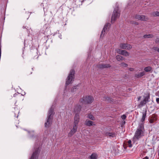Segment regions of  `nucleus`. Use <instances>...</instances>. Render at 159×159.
Returning <instances> with one entry per match:
<instances>
[{
  "mask_svg": "<svg viewBox=\"0 0 159 159\" xmlns=\"http://www.w3.org/2000/svg\"><path fill=\"white\" fill-rule=\"evenodd\" d=\"M150 94L149 93H147L143 96V99L141 101L139 106L140 107H142L145 105L147 103L150 101Z\"/></svg>",
  "mask_w": 159,
  "mask_h": 159,
  "instance_id": "nucleus-5",
  "label": "nucleus"
},
{
  "mask_svg": "<svg viewBox=\"0 0 159 159\" xmlns=\"http://www.w3.org/2000/svg\"><path fill=\"white\" fill-rule=\"evenodd\" d=\"M153 37V35L152 34H148V35H144L143 36V38H152Z\"/></svg>",
  "mask_w": 159,
  "mask_h": 159,
  "instance_id": "nucleus-26",
  "label": "nucleus"
},
{
  "mask_svg": "<svg viewBox=\"0 0 159 159\" xmlns=\"http://www.w3.org/2000/svg\"><path fill=\"white\" fill-rule=\"evenodd\" d=\"M110 25V24L109 23H107L104 25V27L102 31L101 34L100 35V37H102V35H104V32L105 31V30H107L108 26Z\"/></svg>",
  "mask_w": 159,
  "mask_h": 159,
  "instance_id": "nucleus-14",
  "label": "nucleus"
},
{
  "mask_svg": "<svg viewBox=\"0 0 159 159\" xmlns=\"http://www.w3.org/2000/svg\"><path fill=\"white\" fill-rule=\"evenodd\" d=\"M147 111L146 110L143 113L142 117L141 119V121L143 122L145 120V119L146 116Z\"/></svg>",
  "mask_w": 159,
  "mask_h": 159,
  "instance_id": "nucleus-21",
  "label": "nucleus"
},
{
  "mask_svg": "<svg viewBox=\"0 0 159 159\" xmlns=\"http://www.w3.org/2000/svg\"><path fill=\"white\" fill-rule=\"evenodd\" d=\"M78 87V85H77L76 86H75L73 87L71 89V91L72 92H73L76 90L77 89V87Z\"/></svg>",
  "mask_w": 159,
  "mask_h": 159,
  "instance_id": "nucleus-27",
  "label": "nucleus"
},
{
  "mask_svg": "<svg viewBox=\"0 0 159 159\" xmlns=\"http://www.w3.org/2000/svg\"><path fill=\"white\" fill-rule=\"evenodd\" d=\"M157 41L159 43V38H157Z\"/></svg>",
  "mask_w": 159,
  "mask_h": 159,
  "instance_id": "nucleus-39",
  "label": "nucleus"
},
{
  "mask_svg": "<svg viewBox=\"0 0 159 159\" xmlns=\"http://www.w3.org/2000/svg\"><path fill=\"white\" fill-rule=\"evenodd\" d=\"M120 47L122 49L130 50L131 49L132 47L130 44L128 43H121L120 45Z\"/></svg>",
  "mask_w": 159,
  "mask_h": 159,
  "instance_id": "nucleus-8",
  "label": "nucleus"
},
{
  "mask_svg": "<svg viewBox=\"0 0 159 159\" xmlns=\"http://www.w3.org/2000/svg\"><path fill=\"white\" fill-rule=\"evenodd\" d=\"M144 128L143 123L140 124L138 126L135 133L134 138L137 139H139L144 136Z\"/></svg>",
  "mask_w": 159,
  "mask_h": 159,
  "instance_id": "nucleus-1",
  "label": "nucleus"
},
{
  "mask_svg": "<svg viewBox=\"0 0 159 159\" xmlns=\"http://www.w3.org/2000/svg\"><path fill=\"white\" fill-rule=\"evenodd\" d=\"M61 36V35H60V36H59V37L60 38Z\"/></svg>",
  "mask_w": 159,
  "mask_h": 159,
  "instance_id": "nucleus-46",
  "label": "nucleus"
},
{
  "mask_svg": "<svg viewBox=\"0 0 159 159\" xmlns=\"http://www.w3.org/2000/svg\"><path fill=\"white\" fill-rule=\"evenodd\" d=\"M75 71L74 70L72 69L70 71V73L67 77L66 80V84L68 85L71 84L74 81L75 77Z\"/></svg>",
  "mask_w": 159,
  "mask_h": 159,
  "instance_id": "nucleus-3",
  "label": "nucleus"
},
{
  "mask_svg": "<svg viewBox=\"0 0 159 159\" xmlns=\"http://www.w3.org/2000/svg\"><path fill=\"white\" fill-rule=\"evenodd\" d=\"M54 114L53 108H52V107L48 111L47 122L45 123V127H48L49 125L52 123Z\"/></svg>",
  "mask_w": 159,
  "mask_h": 159,
  "instance_id": "nucleus-2",
  "label": "nucleus"
},
{
  "mask_svg": "<svg viewBox=\"0 0 159 159\" xmlns=\"http://www.w3.org/2000/svg\"><path fill=\"white\" fill-rule=\"evenodd\" d=\"M81 106L80 105H77L76 106L75 108L74 111L75 112H77L76 113H78L80 112L81 110Z\"/></svg>",
  "mask_w": 159,
  "mask_h": 159,
  "instance_id": "nucleus-17",
  "label": "nucleus"
},
{
  "mask_svg": "<svg viewBox=\"0 0 159 159\" xmlns=\"http://www.w3.org/2000/svg\"><path fill=\"white\" fill-rule=\"evenodd\" d=\"M16 94H14V97H15V96H16Z\"/></svg>",
  "mask_w": 159,
  "mask_h": 159,
  "instance_id": "nucleus-42",
  "label": "nucleus"
},
{
  "mask_svg": "<svg viewBox=\"0 0 159 159\" xmlns=\"http://www.w3.org/2000/svg\"><path fill=\"white\" fill-rule=\"evenodd\" d=\"M103 100H104L107 101L108 102H109L110 103H111L113 102L112 101V99L111 98L109 97H104L103 98Z\"/></svg>",
  "mask_w": 159,
  "mask_h": 159,
  "instance_id": "nucleus-20",
  "label": "nucleus"
},
{
  "mask_svg": "<svg viewBox=\"0 0 159 159\" xmlns=\"http://www.w3.org/2000/svg\"><path fill=\"white\" fill-rule=\"evenodd\" d=\"M121 66L123 67H127L128 66V65L126 63L122 62L121 63Z\"/></svg>",
  "mask_w": 159,
  "mask_h": 159,
  "instance_id": "nucleus-29",
  "label": "nucleus"
},
{
  "mask_svg": "<svg viewBox=\"0 0 159 159\" xmlns=\"http://www.w3.org/2000/svg\"><path fill=\"white\" fill-rule=\"evenodd\" d=\"M118 53L121 55H124L126 56H127L129 55V53L127 52L126 50H122L119 49Z\"/></svg>",
  "mask_w": 159,
  "mask_h": 159,
  "instance_id": "nucleus-13",
  "label": "nucleus"
},
{
  "mask_svg": "<svg viewBox=\"0 0 159 159\" xmlns=\"http://www.w3.org/2000/svg\"><path fill=\"white\" fill-rule=\"evenodd\" d=\"M152 70V68L150 66H148L144 68V70L146 72L150 71Z\"/></svg>",
  "mask_w": 159,
  "mask_h": 159,
  "instance_id": "nucleus-25",
  "label": "nucleus"
},
{
  "mask_svg": "<svg viewBox=\"0 0 159 159\" xmlns=\"http://www.w3.org/2000/svg\"><path fill=\"white\" fill-rule=\"evenodd\" d=\"M77 128V126L73 125V127L69 133L68 134V136L69 137H71L72 135H73L76 131Z\"/></svg>",
  "mask_w": 159,
  "mask_h": 159,
  "instance_id": "nucleus-11",
  "label": "nucleus"
},
{
  "mask_svg": "<svg viewBox=\"0 0 159 159\" xmlns=\"http://www.w3.org/2000/svg\"><path fill=\"white\" fill-rule=\"evenodd\" d=\"M111 67L110 64H99L98 66V67L99 68H109Z\"/></svg>",
  "mask_w": 159,
  "mask_h": 159,
  "instance_id": "nucleus-15",
  "label": "nucleus"
},
{
  "mask_svg": "<svg viewBox=\"0 0 159 159\" xmlns=\"http://www.w3.org/2000/svg\"><path fill=\"white\" fill-rule=\"evenodd\" d=\"M84 1V0H76L75 1V4L77 6H80L82 5V3Z\"/></svg>",
  "mask_w": 159,
  "mask_h": 159,
  "instance_id": "nucleus-19",
  "label": "nucleus"
},
{
  "mask_svg": "<svg viewBox=\"0 0 159 159\" xmlns=\"http://www.w3.org/2000/svg\"><path fill=\"white\" fill-rule=\"evenodd\" d=\"M93 122L92 121L86 120L85 121V125L88 126L95 125V124H93Z\"/></svg>",
  "mask_w": 159,
  "mask_h": 159,
  "instance_id": "nucleus-16",
  "label": "nucleus"
},
{
  "mask_svg": "<svg viewBox=\"0 0 159 159\" xmlns=\"http://www.w3.org/2000/svg\"><path fill=\"white\" fill-rule=\"evenodd\" d=\"M153 49H154V50L157 51L158 52V49H159V48L157 47H154L153 48Z\"/></svg>",
  "mask_w": 159,
  "mask_h": 159,
  "instance_id": "nucleus-30",
  "label": "nucleus"
},
{
  "mask_svg": "<svg viewBox=\"0 0 159 159\" xmlns=\"http://www.w3.org/2000/svg\"><path fill=\"white\" fill-rule=\"evenodd\" d=\"M97 157V154L95 153H92L90 157V159H96Z\"/></svg>",
  "mask_w": 159,
  "mask_h": 159,
  "instance_id": "nucleus-24",
  "label": "nucleus"
},
{
  "mask_svg": "<svg viewBox=\"0 0 159 159\" xmlns=\"http://www.w3.org/2000/svg\"><path fill=\"white\" fill-rule=\"evenodd\" d=\"M143 159H149V158H148V157L146 156L144 158H143Z\"/></svg>",
  "mask_w": 159,
  "mask_h": 159,
  "instance_id": "nucleus-36",
  "label": "nucleus"
},
{
  "mask_svg": "<svg viewBox=\"0 0 159 159\" xmlns=\"http://www.w3.org/2000/svg\"><path fill=\"white\" fill-rule=\"evenodd\" d=\"M126 116L125 115H123L121 116V118L123 120H125L126 118Z\"/></svg>",
  "mask_w": 159,
  "mask_h": 159,
  "instance_id": "nucleus-31",
  "label": "nucleus"
},
{
  "mask_svg": "<svg viewBox=\"0 0 159 159\" xmlns=\"http://www.w3.org/2000/svg\"><path fill=\"white\" fill-rule=\"evenodd\" d=\"M149 122L151 123H153L154 122V119H150L149 120Z\"/></svg>",
  "mask_w": 159,
  "mask_h": 159,
  "instance_id": "nucleus-33",
  "label": "nucleus"
},
{
  "mask_svg": "<svg viewBox=\"0 0 159 159\" xmlns=\"http://www.w3.org/2000/svg\"><path fill=\"white\" fill-rule=\"evenodd\" d=\"M39 152V148H36L35 151L33 152L31 157L30 159H38Z\"/></svg>",
  "mask_w": 159,
  "mask_h": 159,
  "instance_id": "nucleus-7",
  "label": "nucleus"
},
{
  "mask_svg": "<svg viewBox=\"0 0 159 159\" xmlns=\"http://www.w3.org/2000/svg\"><path fill=\"white\" fill-rule=\"evenodd\" d=\"M127 145L129 148H131L132 147V145L131 144V141L130 140H128V142Z\"/></svg>",
  "mask_w": 159,
  "mask_h": 159,
  "instance_id": "nucleus-28",
  "label": "nucleus"
},
{
  "mask_svg": "<svg viewBox=\"0 0 159 159\" xmlns=\"http://www.w3.org/2000/svg\"><path fill=\"white\" fill-rule=\"evenodd\" d=\"M155 15L157 16H159V12L156 11L154 12Z\"/></svg>",
  "mask_w": 159,
  "mask_h": 159,
  "instance_id": "nucleus-32",
  "label": "nucleus"
},
{
  "mask_svg": "<svg viewBox=\"0 0 159 159\" xmlns=\"http://www.w3.org/2000/svg\"><path fill=\"white\" fill-rule=\"evenodd\" d=\"M118 7L116 6L115 7L111 17V22L114 21L120 16V13L118 11Z\"/></svg>",
  "mask_w": 159,
  "mask_h": 159,
  "instance_id": "nucleus-6",
  "label": "nucleus"
},
{
  "mask_svg": "<svg viewBox=\"0 0 159 159\" xmlns=\"http://www.w3.org/2000/svg\"><path fill=\"white\" fill-rule=\"evenodd\" d=\"M23 29H25V27L24 26H23Z\"/></svg>",
  "mask_w": 159,
  "mask_h": 159,
  "instance_id": "nucleus-41",
  "label": "nucleus"
},
{
  "mask_svg": "<svg viewBox=\"0 0 159 159\" xmlns=\"http://www.w3.org/2000/svg\"><path fill=\"white\" fill-rule=\"evenodd\" d=\"M93 98L91 96H86L80 100L79 102L80 103L84 104H90L93 101Z\"/></svg>",
  "mask_w": 159,
  "mask_h": 159,
  "instance_id": "nucleus-4",
  "label": "nucleus"
},
{
  "mask_svg": "<svg viewBox=\"0 0 159 159\" xmlns=\"http://www.w3.org/2000/svg\"><path fill=\"white\" fill-rule=\"evenodd\" d=\"M61 36V35H60V36H59V37L60 38Z\"/></svg>",
  "mask_w": 159,
  "mask_h": 159,
  "instance_id": "nucleus-45",
  "label": "nucleus"
},
{
  "mask_svg": "<svg viewBox=\"0 0 159 159\" xmlns=\"http://www.w3.org/2000/svg\"><path fill=\"white\" fill-rule=\"evenodd\" d=\"M156 101L158 103H159V98H157L156 99Z\"/></svg>",
  "mask_w": 159,
  "mask_h": 159,
  "instance_id": "nucleus-34",
  "label": "nucleus"
},
{
  "mask_svg": "<svg viewBox=\"0 0 159 159\" xmlns=\"http://www.w3.org/2000/svg\"><path fill=\"white\" fill-rule=\"evenodd\" d=\"M129 70L131 71H134V69L133 68H129Z\"/></svg>",
  "mask_w": 159,
  "mask_h": 159,
  "instance_id": "nucleus-35",
  "label": "nucleus"
},
{
  "mask_svg": "<svg viewBox=\"0 0 159 159\" xmlns=\"http://www.w3.org/2000/svg\"><path fill=\"white\" fill-rule=\"evenodd\" d=\"M105 135L107 137L114 138L116 136V134L115 132H107L105 133Z\"/></svg>",
  "mask_w": 159,
  "mask_h": 159,
  "instance_id": "nucleus-12",
  "label": "nucleus"
},
{
  "mask_svg": "<svg viewBox=\"0 0 159 159\" xmlns=\"http://www.w3.org/2000/svg\"><path fill=\"white\" fill-rule=\"evenodd\" d=\"M135 24H136L137 25H138V22H136L135 23Z\"/></svg>",
  "mask_w": 159,
  "mask_h": 159,
  "instance_id": "nucleus-40",
  "label": "nucleus"
},
{
  "mask_svg": "<svg viewBox=\"0 0 159 159\" xmlns=\"http://www.w3.org/2000/svg\"><path fill=\"white\" fill-rule=\"evenodd\" d=\"M80 116L78 113H76L74 118V125L78 126L79 122Z\"/></svg>",
  "mask_w": 159,
  "mask_h": 159,
  "instance_id": "nucleus-10",
  "label": "nucleus"
},
{
  "mask_svg": "<svg viewBox=\"0 0 159 159\" xmlns=\"http://www.w3.org/2000/svg\"><path fill=\"white\" fill-rule=\"evenodd\" d=\"M87 117L93 120H95V119L93 116V115L91 114H88L87 116Z\"/></svg>",
  "mask_w": 159,
  "mask_h": 159,
  "instance_id": "nucleus-23",
  "label": "nucleus"
},
{
  "mask_svg": "<svg viewBox=\"0 0 159 159\" xmlns=\"http://www.w3.org/2000/svg\"><path fill=\"white\" fill-rule=\"evenodd\" d=\"M145 74V73L144 71H142L141 72L138 74H136L135 75V77L137 78H140Z\"/></svg>",
  "mask_w": 159,
  "mask_h": 159,
  "instance_id": "nucleus-18",
  "label": "nucleus"
},
{
  "mask_svg": "<svg viewBox=\"0 0 159 159\" xmlns=\"http://www.w3.org/2000/svg\"><path fill=\"white\" fill-rule=\"evenodd\" d=\"M158 52H159V49H158Z\"/></svg>",
  "mask_w": 159,
  "mask_h": 159,
  "instance_id": "nucleus-43",
  "label": "nucleus"
},
{
  "mask_svg": "<svg viewBox=\"0 0 159 159\" xmlns=\"http://www.w3.org/2000/svg\"><path fill=\"white\" fill-rule=\"evenodd\" d=\"M32 73V72H31V73H30V74H31Z\"/></svg>",
  "mask_w": 159,
  "mask_h": 159,
  "instance_id": "nucleus-48",
  "label": "nucleus"
},
{
  "mask_svg": "<svg viewBox=\"0 0 159 159\" xmlns=\"http://www.w3.org/2000/svg\"><path fill=\"white\" fill-rule=\"evenodd\" d=\"M33 68H32V69L33 70Z\"/></svg>",
  "mask_w": 159,
  "mask_h": 159,
  "instance_id": "nucleus-47",
  "label": "nucleus"
},
{
  "mask_svg": "<svg viewBox=\"0 0 159 159\" xmlns=\"http://www.w3.org/2000/svg\"><path fill=\"white\" fill-rule=\"evenodd\" d=\"M61 36V35H60V36H59V37L60 38Z\"/></svg>",
  "mask_w": 159,
  "mask_h": 159,
  "instance_id": "nucleus-44",
  "label": "nucleus"
},
{
  "mask_svg": "<svg viewBox=\"0 0 159 159\" xmlns=\"http://www.w3.org/2000/svg\"><path fill=\"white\" fill-rule=\"evenodd\" d=\"M151 153H152L151 154H152V152H153V153H154V150H153L152 149V150H151Z\"/></svg>",
  "mask_w": 159,
  "mask_h": 159,
  "instance_id": "nucleus-38",
  "label": "nucleus"
},
{
  "mask_svg": "<svg viewBox=\"0 0 159 159\" xmlns=\"http://www.w3.org/2000/svg\"><path fill=\"white\" fill-rule=\"evenodd\" d=\"M116 58L118 61H122L124 59V57L120 55H118L116 56Z\"/></svg>",
  "mask_w": 159,
  "mask_h": 159,
  "instance_id": "nucleus-22",
  "label": "nucleus"
},
{
  "mask_svg": "<svg viewBox=\"0 0 159 159\" xmlns=\"http://www.w3.org/2000/svg\"><path fill=\"white\" fill-rule=\"evenodd\" d=\"M141 98V96H140L138 98V101Z\"/></svg>",
  "mask_w": 159,
  "mask_h": 159,
  "instance_id": "nucleus-37",
  "label": "nucleus"
},
{
  "mask_svg": "<svg viewBox=\"0 0 159 159\" xmlns=\"http://www.w3.org/2000/svg\"><path fill=\"white\" fill-rule=\"evenodd\" d=\"M135 19H137L138 20H141L142 21H146L148 19L144 15H136L134 17Z\"/></svg>",
  "mask_w": 159,
  "mask_h": 159,
  "instance_id": "nucleus-9",
  "label": "nucleus"
}]
</instances>
